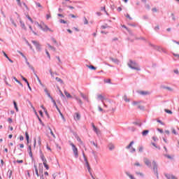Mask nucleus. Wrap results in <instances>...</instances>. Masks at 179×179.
Masks as SVG:
<instances>
[{
	"instance_id": "473e14b6",
	"label": "nucleus",
	"mask_w": 179,
	"mask_h": 179,
	"mask_svg": "<svg viewBox=\"0 0 179 179\" xmlns=\"http://www.w3.org/2000/svg\"><path fill=\"white\" fill-rule=\"evenodd\" d=\"M46 55H48L49 59H51V55H50V52H48V50H45Z\"/></svg>"
},
{
	"instance_id": "bf43d9fd",
	"label": "nucleus",
	"mask_w": 179,
	"mask_h": 179,
	"mask_svg": "<svg viewBox=\"0 0 179 179\" xmlns=\"http://www.w3.org/2000/svg\"><path fill=\"white\" fill-rule=\"evenodd\" d=\"M24 139V138L23 137V136H20V141H23Z\"/></svg>"
},
{
	"instance_id": "09e8293b",
	"label": "nucleus",
	"mask_w": 179,
	"mask_h": 179,
	"mask_svg": "<svg viewBox=\"0 0 179 179\" xmlns=\"http://www.w3.org/2000/svg\"><path fill=\"white\" fill-rule=\"evenodd\" d=\"M17 2V5H19V6H22V2H20V0H16Z\"/></svg>"
},
{
	"instance_id": "052dcab7",
	"label": "nucleus",
	"mask_w": 179,
	"mask_h": 179,
	"mask_svg": "<svg viewBox=\"0 0 179 179\" xmlns=\"http://www.w3.org/2000/svg\"><path fill=\"white\" fill-rule=\"evenodd\" d=\"M165 157H167V159H171V156L165 155Z\"/></svg>"
},
{
	"instance_id": "49530a36",
	"label": "nucleus",
	"mask_w": 179,
	"mask_h": 179,
	"mask_svg": "<svg viewBox=\"0 0 179 179\" xmlns=\"http://www.w3.org/2000/svg\"><path fill=\"white\" fill-rule=\"evenodd\" d=\"M47 96L51 99L52 100V96H51V94H50V92H48V94H46Z\"/></svg>"
},
{
	"instance_id": "f03ea898",
	"label": "nucleus",
	"mask_w": 179,
	"mask_h": 179,
	"mask_svg": "<svg viewBox=\"0 0 179 179\" xmlns=\"http://www.w3.org/2000/svg\"><path fill=\"white\" fill-rule=\"evenodd\" d=\"M40 157L43 162V164L44 167L46 169V170H50V166L47 164V159H45V157L44 156V154L43 152H41Z\"/></svg>"
},
{
	"instance_id": "bb28decb",
	"label": "nucleus",
	"mask_w": 179,
	"mask_h": 179,
	"mask_svg": "<svg viewBox=\"0 0 179 179\" xmlns=\"http://www.w3.org/2000/svg\"><path fill=\"white\" fill-rule=\"evenodd\" d=\"M171 131H172V133H173L174 135H177V131H176V129L172 128V129H171Z\"/></svg>"
},
{
	"instance_id": "393cba45",
	"label": "nucleus",
	"mask_w": 179,
	"mask_h": 179,
	"mask_svg": "<svg viewBox=\"0 0 179 179\" xmlns=\"http://www.w3.org/2000/svg\"><path fill=\"white\" fill-rule=\"evenodd\" d=\"M34 167H35V173H36L37 177H38V169H37L36 166H34Z\"/></svg>"
},
{
	"instance_id": "a878e982",
	"label": "nucleus",
	"mask_w": 179,
	"mask_h": 179,
	"mask_svg": "<svg viewBox=\"0 0 179 179\" xmlns=\"http://www.w3.org/2000/svg\"><path fill=\"white\" fill-rule=\"evenodd\" d=\"M76 100H77V101H78V103H80V104H83L82 99L76 96Z\"/></svg>"
},
{
	"instance_id": "7ed1b4c3",
	"label": "nucleus",
	"mask_w": 179,
	"mask_h": 179,
	"mask_svg": "<svg viewBox=\"0 0 179 179\" xmlns=\"http://www.w3.org/2000/svg\"><path fill=\"white\" fill-rule=\"evenodd\" d=\"M70 146L72 148L75 157L78 159V157H79V152L78 151V148H76V145H75L73 143H70Z\"/></svg>"
},
{
	"instance_id": "c85d7f7f",
	"label": "nucleus",
	"mask_w": 179,
	"mask_h": 179,
	"mask_svg": "<svg viewBox=\"0 0 179 179\" xmlns=\"http://www.w3.org/2000/svg\"><path fill=\"white\" fill-rule=\"evenodd\" d=\"M14 163H18L20 164H22V163H23V160H17V161H14Z\"/></svg>"
},
{
	"instance_id": "20e7f679",
	"label": "nucleus",
	"mask_w": 179,
	"mask_h": 179,
	"mask_svg": "<svg viewBox=\"0 0 179 179\" xmlns=\"http://www.w3.org/2000/svg\"><path fill=\"white\" fill-rule=\"evenodd\" d=\"M41 30H43V31H51L52 33V30L48 27V26L45 25L44 23L42 24L41 27Z\"/></svg>"
},
{
	"instance_id": "4d7b16f0",
	"label": "nucleus",
	"mask_w": 179,
	"mask_h": 179,
	"mask_svg": "<svg viewBox=\"0 0 179 179\" xmlns=\"http://www.w3.org/2000/svg\"><path fill=\"white\" fill-rule=\"evenodd\" d=\"M138 108H140V110H143L144 107L141 106V105H138Z\"/></svg>"
},
{
	"instance_id": "6ab92c4d",
	"label": "nucleus",
	"mask_w": 179,
	"mask_h": 179,
	"mask_svg": "<svg viewBox=\"0 0 179 179\" xmlns=\"http://www.w3.org/2000/svg\"><path fill=\"white\" fill-rule=\"evenodd\" d=\"M123 99L126 103H129V99H128V96H124Z\"/></svg>"
},
{
	"instance_id": "603ef678",
	"label": "nucleus",
	"mask_w": 179,
	"mask_h": 179,
	"mask_svg": "<svg viewBox=\"0 0 179 179\" xmlns=\"http://www.w3.org/2000/svg\"><path fill=\"white\" fill-rule=\"evenodd\" d=\"M51 17V14H47L46 15V19H50Z\"/></svg>"
},
{
	"instance_id": "a19ab883",
	"label": "nucleus",
	"mask_w": 179,
	"mask_h": 179,
	"mask_svg": "<svg viewBox=\"0 0 179 179\" xmlns=\"http://www.w3.org/2000/svg\"><path fill=\"white\" fill-rule=\"evenodd\" d=\"M27 17L30 20L31 23H33V20L31 19V17H30L29 15H27Z\"/></svg>"
},
{
	"instance_id": "4c0bfd02",
	"label": "nucleus",
	"mask_w": 179,
	"mask_h": 179,
	"mask_svg": "<svg viewBox=\"0 0 179 179\" xmlns=\"http://www.w3.org/2000/svg\"><path fill=\"white\" fill-rule=\"evenodd\" d=\"M126 17H127V19H129V20H132V18L131 17V16L129 15V14L126 15Z\"/></svg>"
},
{
	"instance_id": "c9c22d12",
	"label": "nucleus",
	"mask_w": 179,
	"mask_h": 179,
	"mask_svg": "<svg viewBox=\"0 0 179 179\" xmlns=\"http://www.w3.org/2000/svg\"><path fill=\"white\" fill-rule=\"evenodd\" d=\"M36 6H38V8H43V6H41V4L40 3H36Z\"/></svg>"
},
{
	"instance_id": "338daca9",
	"label": "nucleus",
	"mask_w": 179,
	"mask_h": 179,
	"mask_svg": "<svg viewBox=\"0 0 179 179\" xmlns=\"http://www.w3.org/2000/svg\"><path fill=\"white\" fill-rule=\"evenodd\" d=\"M152 12H157V8H152Z\"/></svg>"
},
{
	"instance_id": "c756f323",
	"label": "nucleus",
	"mask_w": 179,
	"mask_h": 179,
	"mask_svg": "<svg viewBox=\"0 0 179 179\" xmlns=\"http://www.w3.org/2000/svg\"><path fill=\"white\" fill-rule=\"evenodd\" d=\"M88 68L90 69H93L94 71H96V67H94V66H88Z\"/></svg>"
},
{
	"instance_id": "c03bdc74",
	"label": "nucleus",
	"mask_w": 179,
	"mask_h": 179,
	"mask_svg": "<svg viewBox=\"0 0 179 179\" xmlns=\"http://www.w3.org/2000/svg\"><path fill=\"white\" fill-rule=\"evenodd\" d=\"M165 176L166 177V178L171 179V175L166 174Z\"/></svg>"
},
{
	"instance_id": "a18cd8bd",
	"label": "nucleus",
	"mask_w": 179,
	"mask_h": 179,
	"mask_svg": "<svg viewBox=\"0 0 179 179\" xmlns=\"http://www.w3.org/2000/svg\"><path fill=\"white\" fill-rule=\"evenodd\" d=\"M38 82L41 85V80H40V78L37 75H36Z\"/></svg>"
},
{
	"instance_id": "37998d69",
	"label": "nucleus",
	"mask_w": 179,
	"mask_h": 179,
	"mask_svg": "<svg viewBox=\"0 0 179 179\" xmlns=\"http://www.w3.org/2000/svg\"><path fill=\"white\" fill-rule=\"evenodd\" d=\"M152 146L156 148L157 149H160V147H157L155 143H152Z\"/></svg>"
},
{
	"instance_id": "cd10ccee",
	"label": "nucleus",
	"mask_w": 179,
	"mask_h": 179,
	"mask_svg": "<svg viewBox=\"0 0 179 179\" xmlns=\"http://www.w3.org/2000/svg\"><path fill=\"white\" fill-rule=\"evenodd\" d=\"M134 143V141H131L129 145L127 146V149H130L131 147L132 146V144Z\"/></svg>"
},
{
	"instance_id": "9b49d317",
	"label": "nucleus",
	"mask_w": 179,
	"mask_h": 179,
	"mask_svg": "<svg viewBox=\"0 0 179 179\" xmlns=\"http://www.w3.org/2000/svg\"><path fill=\"white\" fill-rule=\"evenodd\" d=\"M81 97L84 99V100H86V101H89V96L85 95L83 93L80 94Z\"/></svg>"
},
{
	"instance_id": "774afa93",
	"label": "nucleus",
	"mask_w": 179,
	"mask_h": 179,
	"mask_svg": "<svg viewBox=\"0 0 179 179\" xmlns=\"http://www.w3.org/2000/svg\"><path fill=\"white\" fill-rule=\"evenodd\" d=\"M45 92L46 93V94H48V93H50L49 92H48V90L47 89V88H45Z\"/></svg>"
},
{
	"instance_id": "f257e3e1",
	"label": "nucleus",
	"mask_w": 179,
	"mask_h": 179,
	"mask_svg": "<svg viewBox=\"0 0 179 179\" xmlns=\"http://www.w3.org/2000/svg\"><path fill=\"white\" fill-rule=\"evenodd\" d=\"M128 66L131 69H135V71H141V69H139V66H138V64H136V63L131 60L128 63Z\"/></svg>"
},
{
	"instance_id": "7c9ffc66",
	"label": "nucleus",
	"mask_w": 179,
	"mask_h": 179,
	"mask_svg": "<svg viewBox=\"0 0 179 179\" xmlns=\"http://www.w3.org/2000/svg\"><path fill=\"white\" fill-rule=\"evenodd\" d=\"M165 113H167L168 114H173V112H171V110L168 109H165Z\"/></svg>"
},
{
	"instance_id": "2eb2a0df",
	"label": "nucleus",
	"mask_w": 179,
	"mask_h": 179,
	"mask_svg": "<svg viewBox=\"0 0 179 179\" xmlns=\"http://www.w3.org/2000/svg\"><path fill=\"white\" fill-rule=\"evenodd\" d=\"M148 134H149V130H144V131L142 132L143 136H146V135H148Z\"/></svg>"
},
{
	"instance_id": "e2e57ef3",
	"label": "nucleus",
	"mask_w": 179,
	"mask_h": 179,
	"mask_svg": "<svg viewBox=\"0 0 179 179\" xmlns=\"http://www.w3.org/2000/svg\"><path fill=\"white\" fill-rule=\"evenodd\" d=\"M56 58L58 59L59 62L61 64L62 62H61V59L59 58V57H56Z\"/></svg>"
},
{
	"instance_id": "a211bd4d",
	"label": "nucleus",
	"mask_w": 179,
	"mask_h": 179,
	"mask_svg": "<svg viewBox=\"0 0 179 179\" xmlns=\"http://www.w3.org/2000/svg\"><path fill=\"white\" fill-rule=\"evenodd\" d=\"M108 148L110 150H113L115 147L113 144H109Z\"/></svg>"
},
{
	"instance_id": "39448f33",
	"label": "nucleus",
	"mask_w": 179,
	"mask_h": 179,
	"mask_svg": "<svg viewBox=\"0 0 179 179\" xmlns=\"http://www.w3.org/2000/svg\"><path fill=\"white\" fill-rule=\"evenodd\" d=\"M152 165H153L154 172L155 173V174H157V178H159V173H157V164H156L155 162H153Z\"/></svg>"
},
{
	"instance_id": "aec40b11",
	"label": "nucleus",
	"mask_w": 179,
	"mask_h": 179,
	"mask_svg": "<svg viewBox=\"0 0 179 179\" xmlns=\"http://www.w3.org/2000/svg\"><path fill=\"white\" fill-rule=\"evenodd\" d=\"M20 23L21 27H22V29H26V25L24 24V22L20 21Z\"/></svg>"
},
{
	"instance_id": "13d9d810",
	"label": "nucleus",
	"mask_w": 179,
	"mask_h": 179,
	"mask_svg": "<svg viewBox=\"0 0 179 179\" xmlns=\"http://www.w3.org/2000/svg\"><path fill=\"white\" fill-rule=\"evenodd\" d=\"M157 131H159V132H160V134H163V129H157Z\"/></svg>"
},
{
	"instance_id": "3c124183",
	"label": "nucleus",
	"mask_w": 179,
	"mask_h": 179,
	"mask_svg": "<svg viewBox=\"0 0 179 179\" xmlns=\"http://www.w3.org/2000/svg\"><path fill=\"white\" fill-rule=\"evenodd\" d=\"M138 152H143V147H139Z\"/></svg>"
},
{
	"instance_id": "0e129e2a",
	"label": "nucleus",
	"mask_w": 179,
	"mask_h": 179,
	"mask_svg": "<svg viewBox=\"0 0 179 179\" xmlns=\"http://www.w3.org/2000/svg\"><path fill=\"white\" fill-rule=\"evenodd\" d=\"M8 173H9V176H10H10H12V171L9 170V171H8Z\"/></svg>"
},
{
	"instance_id": "ddd939ff",
	"label": "nucleus",
	"mask_w": 179,
	"mask_h": 179,
	"mask_svg": "<svg viewBox=\"0 0 179 179\" xmlns=\"http://www.w3.org/2000/svg\"><path fill=\"white\" fill-rule=\"evenodd\" d=\"M64 94L68 99H72V96L66 90H64Z\"/></svg>"
},
{
	"instance_id": "58836bf2",
	"label": "nucleus",
	"mask_w": 179,
	"mask_h": 179,
	"mask_svg": "<svg viewBox=\"0 0 179 179\" xmlns=\"http://www.w3.org/2000/svg\"><path fill=\"white\" fill-rule=\"evenodd\" d=\"M87 23H89V22L87 21V19L86 17H84V24H87Z\"/></svg>"
},
{
	"instance_id": "79ce46f5",
	"label": "nucleus",
	"mask_w": 179,
	"mask_h": 179,
	"mask_svg": "<svg viewBox=\"0 0 179 179\" xmlns=\"http://www.w3.org/2000/svg\"><path fill=\"white\" fill-rule=\"evenodd\" d=\"M35 24H36V26H38L41 29L43 24H39L38 22H35Z\"/></svg>"
},
{
	"instance_id": "864d4df0",
	"label": "nucleus",
	"mask_w": 179,
	"mask_h": 179,
	"mask_svg": "<svg viewBox=\"0 0 179 179\" xmlns=\"http://www.w3.org/2000/svg\"><path fill=\"white\" fill-rule=\"evenodd\" d=\"M138 104H139V102H137V101L133 102V106H138Z\"/></svg>"
},
{
	"instance_id": "1a4fd4ad",
	"label": "nucleus",
	"mask_w": 179,
	"mask_h": 179,
	"mask_svg": "<svg viewBox=\"0 0 179 179\" xmlns=\"http://www.w3.org/2000/svg\"><path fill=\"white\" fill-rule=\"evenodd\" d=\"M138 93L141 96H148V94H150V92H149V91H138Z\"/></svg>"
},
{
	"instance_id": "e433bc0d",
	"label": "nucleus",
	"mask_w": 179,
	"mask_h": 179,
	"mask_svg": "<svg viewBox=\"0 0 179 179\" xmlns=\"http://www.w3.org/2000/svg\"><path fill=\"white\" fill-rule=\"evenodd\" d=\"M77 141H78V142H80V143L81 145H83V141H82V139H80V138H77Z\"/></svg>"
},
{
	"instance_id": "f3484780",
	"label": "nucleus",
	"mask_w": 179,
	"mask_h": 179,
	"mask_svg": "<svg viewBox=\"0 0 179 179\" xmlns=\"http://www.w3.org/2000/svg\"><path fill=\"white\" fill-rule=\"evenodd\" d=\"M13 104L16 111H19V108H17V103H16V101H13Z\"/></svg>"
},
{
	"instance_id": "72a5a7b5",
	"label": "nucleus",
	"mask_w": 179,
	"mask_h": 179,
	"mask_svg": "<svg viewBox=\"0 0 179 179\" xmlns=\"http://www.w3.org/2000/svg\"><path fill=\"white\" fill-rule=\"evenodd\" d=\"M69 16H70L71 17H73V19H76V17H78L77 15H73V14H70Z\"/></svg>"
},
{
	"instance_id": "de8ad7c7",
	"label": "nucleus",
	"mask_w": 179,
	"mask_h": 179,
	"mask_svg": "<svg viewBox=\"0 0 179 179\" xmlns=\"http://www.w3.org/2000/svg\"><path fill=\"white\" fill-rule=\"evenodd\" d=\"M59 22L60 23H64V24H66V21H65L64 20H60Z\"/></svg>"
},
{
	"instance_id": "ea45409f",
	"label": "nucleus",
	"mask_w": 179,
	"mask_h": 179,
	"mask_svg": "<svg viewBox=\"0 0 179 179\" xmlns=\"http://www.w3.org/2000/svg\"><path fill=\"white\" fill-rule=\"evenodd\" d=\"M8 121L9 124H12V123L13 122V120L12 118H10V117H9V118L8 119Z\"/></svg>"
},
{
	"instance_id": "680f3d73",
	"label": "nucleus",
	"mask_w": 179,
	"mask_h": 179,
	"mask_svg": "<svg viewBox=\"0 0 179 179\" xmlns=\"http://www.w3.org/2000/svg\"><path fill=\"white\" fill-rule=\"evenodd\" d=\"M29 156L30 157H33V152L31 151H29Z\"/></svg>"
},
{
	"instance_id": "423d86ee",
	"label": "nucleus",
	"mask_w": 179,
	"mask_h": 179,
	"mask_svg": "<svg viewBox=\"0 0 179 179\" xmlns=\"http://www.w3.org/2000/svg\"><path fill=\"white\" fill-rule=\"evenodd\" d=\"M83 157H84V160L85 162V164L88 169V171H89V173H90V164H89V162L87 161V158H86V156H85V153H83Z\"/></svg>"
},
{
	"instance_id": "6e6d98bb",
	"label": "nucleus",
	"mask_w": 179,
	"mask_h": 179,
	"mask_svg": "<svg viewBox=\"0 0 179 179\" xmlns=\"http://www.w3.org/2000/svg\"><path fill=\"white\" fill-rule=\"evenodd\" d=\"M48 45L49 48H51V50H55V48L54 47L51 46V45L48 44Z\"/></svg>"
},
{
	"instance_id": "5701e85b",
	"label": "nucleus",
	"mask_w": 179,
	"mask_h": 179,
	"mask_svg": "<svg viewBox=\"0 0 179 179\" xmlns=\"http://www.w3.org/2000/svg\"><path fill=\"white\" fill-rule=\"evenodd\" d=\"M93 129H94V132H96V134L100 133V130L99 129H97V127H94Z\"/></svg>"
},
{
	"instance_id": "dca6fc26",
	"label": "nucleus",
	"mask_w": 179,
	"mask_h": 179,
	"mask_svg": "<svg viewBox=\"0 0 179 179\" xmlns=\"http://www.w3.org/2000/svg\"><path fill=\"white\" fill-rule=\"evenodd\" d=\"M52 101L54 106L56 107L57 110H58L59 111V108H58V106H57V102H55V100H54V99H52Z\"/></svg>"
},
{
	"instance_id": "f8f14e48",
	"label": "nucleus",
	"mask_w": 179,
	"mask_h": 179,
	"mask_svg": "<svg viewBox=\"0 0 179 179\" xmlns=\"http://www.w3.org/2000/svg\"><path fill=\"white\" fill-rule=\"evenodd\" d=\"M144 163L146 164V166H150V160L148 158L144 159Z\"/></svg>"
},
{
	"instance_id": "412c9836",
	"label": "nucleus",
	"mask_w": 179,
	"mask_h": 179,
	"mask_svg": "<svg viewBox=\"0 0 179 179\" xmlns=\"http://www.w3.org/2000/svg\"><path fill=\"white\" fill-rule=\"evenodd\" d=\"M126 174H127V176H128V177H129L130 179H135L134 176L129 174L128 172H127Z\"/></svg>"
},
{
	"instance_id": "0eeeda50",
	"label": "nucleus",
	"mask_w": 179,
	"mask_h": 179,
	"mask_svg": "<svg viewBox=\"0 0 179 179\" xmlns=\"http://www.w3.org/2000/svg\"><path fill=\"white\" fill-rule=\"evenodd\" d=\"M83 157H84V160L85 162V164L88 169V171H89V173H90V164H89V162L87 161V158H86V156H85V153H83Z\"/></svg>"
},
{
	"instance_id": "69168bd1",
	"label": "nucleus",
	"mask_w": 179,
	"mask_h": 179,
	"mask_svg": "<svg viewBox=\"0 0 179 179\" xmlns=\"http://www.w3.org/2000/svg\"><path fill=\"white\" fill-rule=\"evenodd\" d=\"M174 57H176V58L179 59V55L178 54H173Z\"/></svg>"
},
{
	"instance_id": "9d476101",
	"label": "nucleus",
	"mask_w": 179,
	"mask_h": 179,
	"mask_svg": "<svg viewBox=\"0 0 179 179\" xmlns=\"http://www.w3.org/2000/svg\"><path fill=\"white\" fill-rule=\"evenodd\" d=\"M97 99L101 101H104V100H106V96H104L103 94H98Z\"/></svg>"
},
{
	"instance_id": "5fc2aeb1",
	"label": "nucleus",
	"mask_w": 179,
	"mask_h": 179,
	"mask_svg": "<svg viewBox=\"0 0 179 179\" xmlns=\"http://www.w3.org/2000/svg\"><path fill=\"white\" fill-rule=\"evenodd\" d=\"M106 83H111V80L110 79H108L105 80Z\"/></svg>"
},
{
	"instance_id": "2f4dec72",
	"label": "nucleus",
	"mask_w": 179,
	"mask_h": 179,
	"mask_svg": "<svg viewBox=\"0 0 179 179\" xmlns=\"http://www.w3.org/2000/svg\"><path fill=\"white\" fill-rule=\"evenodd\" d=\"M50 131V134L52 135V136H53V138H55V134H54V132H52V130L51 129V128H49Z\"/></svg>"
},
{
	"instance_id": "b1692460",
	"label": "nucleus",
	"mask_w": 179,
	"mask_h": 179,
	"mask_svg": "<svg viewBox=\"0 0 179 179\" xmlns=\"http://www.w3.org/2000/svg\"><path fill=\"white\" fill-rule=\"evenodd\" d=\"M76 118L80 120V115L78 113H76Z\"/></svg>"
},
{
	"instance_id": "4be33fe9",
	"label": "nucleus",
	"mask_w": 179,
	"mask_h": 179,
	"mask_svg": "<svg viewBox=\"0 0 179 179\" xmlns=\"http://www.w3.org/2000/svg\"><path fill=\"white\" fill-rule=\"evenodd\" d=\"M55 79L57 82H59L60 83H64V81L62 80V79H61L58 77H57Z\"/></svg>"
},
{
	"instance_id": "6e6552de",
	"label": "nucleus",
	"mask_w": 179,
	"mask_h": 179,
	"mask_svg": "<svg viewBox=\"0 0 179 179\" xmlns=\"http://www.w3.org/2000/svg\"><path fill=\"white\" fill-rule=\"evenodd\" d=\"M32 43L36 47L37 50L40 51L41 50V47L40 46V43L36 41H32Z\"/></svg>"
},
{
	"instance_id": "f704fd0d",
	"label": "nucleus",
	"mask_w": 179,
	"mask_h": 179,
	"mask_svg": "<svg viewBox=\"0 0 179 179\" xmlns=\"http://www.w3.org/2000/svg\"><path fill=\"white\" fill-rule=\"evenodd\" d=\"M22 80H24V82H25L26 83H27L29 81H27V79H26V78L23 77V76H21Z\"/></svg>"
},
{
	"instance_id": "4468645a",
	"label": "nucleus",
	"mask_w": 179,
	"mask_h": 179,
	"mask_svg": "<svg viewBox=\"0 0 179 179\" xmlns=\"http://www.w3.org/2000/svg\"><path fill=\"white\" fill-rule=\"evenodd\" d=\"M26 139H27V143L29 145V141L30 139V137L29 136V133L25 132Z\"/></svg>"
},
{
	"instance_id": "8fccbe9b",
	"label": "nucleus",
	"mask_w": 179,
	"mask_h": 179,
	"mask_svg": "<svg viewBox=\"0 0 179 179\" xmlns=\"http://www.w3.org/2000/svg\"><path fill=\"white\" fill-rule=\"evenodd\" d=\"M3 54L4 57H6V58H7V59H9V57H8V55H6V53L5 52H3Z\"/></svg>"
}]
</instances>
